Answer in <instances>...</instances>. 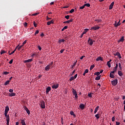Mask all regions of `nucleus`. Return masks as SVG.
Wrapping results in <instances>:
<instances>
[{
    "instance_id": "6e6d98bb",
    "label": "nucleus",
    "mask_w": 125,
    "mask_h": 125,
    "mask_svg": "<svg viewBox=\"0 0 125 125\" xmlns=\"http://www.w3.org/2000/svg\"><path fill=\"white\" fill-rule=\"evenodd\" d=\"M88 96L89 97H92V95H91V93L88 94Z\"/></svg>"
},
{
    "instance_id": "69168bd1",
    "label": "nucleus",
    "mask_w": 125,
    "mask_h": 125,
    "mask_svg": "<svg viewBox=\"0 0 125 125\" xmlns=\"http://www.w3.org/2000/svg\"><path fill=\"white\" fill-rule=\"evenodd\" d=\"M24 25V27H27V25H28V23L25 22Z\"/></svg>"
},
{
    "instance_id": "052dcab7",
    "label": "nucleus",
    "mask_w": 125,
    "mask_h": 125,
    "mask_svg": "<svg viewBox=\"0 0 125 125\" xmlns=\"http://www.w3.org/2000/svg\"><path fill=\"white\" fill-rule=\"evenodd\" d=\"M64 50H65V49H64L61 50L60 53H62V52H64Z\"/></svg>"
},
{
    "instance_id": "4468645a",
    "label": "nucleus",
    "mask_w": 125,
    "mask_h": 125,
    "mask_svg": "<svg viewBox=\"0 0 125 125\" xmlns=\"http://www.w3.org/2000/svg\"><path fill=\"white\" fill-rule=\"evenodd\" d=\"M8 111H9V107L6 106L5 108L4 113H8Z\"/></svg>"
},
{
    "instance_id": "6ab92c4d",
    "label": "nucleus",
    "mask_w": 125,
    "mask_h": 125,
    "mask_svg": "<svg viewBox=\"0 0 125 125\" xmlns=\"http://www.w3.org/2000/svg\"><path fill=\"white\" fill-rule=\"evenodd\" d=\"M121 22V20H120L117 23H114V26L117 27H118V26H120V25H121V23H120V22Z\"/></svg>"
},
{
    "instance_id": "13d9d810",
    "label": "nucleus",
    "mask_w": 125,
    "mask_h": 125,
    "mask_svg": "<svg viewBox=\"0 0 125 125\" xmlns=\"http://www.w3.org/2000/svg\"><path fill=\"white\" fill-rule=\"evenodd\" d=\"M27 42V40H25L22 43V45H24V44H26V43Z\"/></svg>"
},
{
    "instance_id": "ea45409f",
    "label": "nucleus",
    "mask_w": 125,
    "mask_h": 125,
    "mask_svg": "<svg viewBox=\"0 0 125 125\" xmlns=\"http://www.w3.org/2000/svg\"><path fill=\"white\" fill-rule=\"evenodd\" d=\"M33 25L35 28H37V26L38 24H37V23H36V21L33 22Z\"/></svg>"
},
{
    "instance_id": "ddd939ff",
    "label": "nucleus",
    "mask_w": 125,
    "mask_h": 125,
    "mask_svg": "<svg viewBox=\"0 0 125 125\" xmlns=\"http://www.w3.org/2000/svg\"><path fill=\"white\" fill-rule=\"evenodd\" d=\"M118 74L119 75V76H120V77H123V76H124V74H123V72H122V70H119L118 72Z\"/></svg>"
},
{
    "instance_id": "39448f33",
    "label": "nucleus",
    "mask_w": 125,
    "mask_h": 125,
    "mask_svg": "<svg viewBox=\"0 0 125 125\" xmlns=\"http://www.w3.org/2000/svg\"><path fill=\"white\" fill-rule=\"evenodd\" d=\"M58 87H59V84L57 83V84H54L52 86V88L53 89H57V88H58Z\"/></svg>"
},
{
    "instance_id": "72a5a7b5",
    "label": "nucleus",
    "mask_w": 125,
    "mask_h": 125,
    "mask_svg": "<svg viewBox=\"0 0 125 125\" xmlns=\"http://www.w3.org/2000/svg\"><path fill=\"white\" fill-rule=\"evenodd\" d=\"M65 19H67V20H68V19H70V16L69 15H67L64 17Z\"/></svg>"
},
{
    "instance_id": "bf43d9fd",
    "label": "nucleus",
    "mask_w": 125,
    "mask_h": 125,
    "mask_svg": "<svg viewBox=\"0 0 125 125\" xmlns=\"http://www.w3.org/2000/svg\"><path fill=\"white\" fill-rule=\"evenodd\" d=\"M95 21H97V22H101V20H95Z\"/></svg>"
},
{
    "instance_id": "e433bc0d",
    "label": "nucleus",
    "mask_w": 125,
    "mask_h": 125,
    "mask_svg": "<svg viewBox=\"0 0 125 125\" xmlns=\"http://www.w3.org/2000/svg\"><path fill=\"white\" fill-rule=\"evenodd\" d=\"M74 80H75V78L72 76V77H70L69 81H70V82H72V81H74Z\"/></svg>"
},
{
    "instance_id": "a18cd8bd",
    "label": "nucleus",
    "mask_w": 125,
    "mask_h": 125,
    "mask_svg": "<svg viewBox=\"0 0 125 125\" xmlns=\"http://www.w3.org/2000/svg\"><path fill=\"white\" fill-rule=\"evenodd\" d=\"M3 74H4V75H8V74H9V72H8L7 71H4L3 72Z\"/></svg>"
},
{
    "instance_id": "603ef678",
    "label": "nucleus",
    "mask_w": 125,
    "mask_h": 125,
    "mask_svg": "<svg viewBox=\"0 0 125 125\" xmlns=\"http://www.w3.org/2000/svg\"><path fill=\"white\" fill-rule=\"evenodd\" d=\"M115 72H117V71L113 70V71L110 72V74H115Z\"/></svg>"
},
{
    "instance_id": "09e8293b",
    "label": "nucleus",
    "mask_w": 125,
    "mask_h": 125,
    "mask_svg": "<svg viewBox=\"0 0 125 125\" xmlns=\"http://www.w3.org/2000/svg\"><path fill=\"white\" fill-rule=\"evenodd\" d=\"M84 7H85V6H84V5L83 6L80 7V9H83V8H84Z\"/></svg>"
},
{
    "instance_id": "412c9836",
    "label": "nucleus",
    "mask_w": 125,
    "mask_h": 125,
    "mask_svg": "<svg viewBox=\"0 0 125 125\" xmlns=\"http://www.w3.org/2000/svg\"><path fill=\"white\" fill-rule=\"evenodd\" d=\"M119 67V71H122L123 70V67H122V65L121 64V63H118Z\"/></svg>"
},
{
    "instance_id": "4d7b16f0",
    "label": "nucleus",
    "mask_w": 125,
    "mask_h": 125,
    "mask_svg": "<svg viewBox=\"0 0 125 125\" xmlns=\"http://www.w3.org/2000/svg\"><path fill=\"white\" fill-rule=\"evenodd\" d=\"M75 95V97L76 98V99H78V94H76Z\"/></svg>"
},
{
    "instance_id": "a878e982",
    "label": "nucleus",
    "mask_w": 125,
    "mask_h": 125,
    "mask_svg": "<svg viewBox=\"0 0 125 125\" xmlns=\"http://www.w3.org/2000/svg\"><path fill=\"white\" fill-rule=\"evenodd\" d=\"M72 92H73V95L77 94V91H76V90H75L74 88H72Z\"/></svg>"
},
{
    "instance_id": "7ed1b4c3",
    "label": "nucleus",
    "mask_w": 125,
    "mask_h": 125,
    "mask_svg": "<svg viewBox=\"0 0 125 125\" xmlns=\"http://www.w3.org/2000/svg\"><path fill=\"white\" fill-rule=\"evenodd\" d=\"M41 107L42 109H45V103H44V101H42L41 102Z\"/></svg>"
},
{
    "instance_id": "37998d69",
    "label": "nucleus",
    "mask_w": 125,
    "mask_h": 125,
    "mask_svg": "<svg viewBox=\"0 0 125 125\" xmlns=\"http://www.w3.org/2000/svg\"><path fill=\"white\" fill-rule=\"evenodd\" d=\"M74 11H75V9H72L69 11V13H73V12H74Z\"/></svg>"
},
{
    "instance_id": "a19ab883",
    "label": "nucleus",
    "mask_w": 125,
    "mask_h": 125,
    "mask_svg": "<svg viewBox=\"0 0 125 125\" xmlns=\"http://www.w3.org/2000/svg\"><path fill=\"white\" fill-rule=\"evenodd\" d=\"M94 75H96V76H99V75H100V73L99 72H97L96 73H95Z\"/></svg>"
},
{
    "instance_id": "0e129e2a",
    "label": "nucleus",
    "mask_w": 125,
    "mask_h": 125,
    "mask_svg": "<svg viewBox=\"0 0 125 125\" xmlns=\"http://www.w3.org/2000/svg\"><path fill=\"white\" fill-rule=\"evenodd\" d=\"M63 29H64V30H66V29H68V26H65L63 27Z\"/></svg>"
},
{
    "instance_id": "f3484780",
    "label": "nucleus",
    "mask_w": 125,
    "mask_h": 125,
    "mask_svg": "<svg viewBox=\"0 0 125 125\" xmlns=\"http://www.w3.org/2000/svg\"><path fill=\"white\" fill-rule=\"evenodd\" d=\"M15 95H16V93H9V96H10V97H12L13 96H15Z\"/></svg>"
},
{
    "instance_id": "774afa93",
    "label": "nucleus",
    "mask_w": 125,
    "mask_h": 125,
    "mask_svg": "<svg viewBox=\"0 0 125 125\" xmlns=\"http://www.w3.org/2000/svg\"><path fill=\"white\" fill-rule=\"evenodd\" d=\"M124 104H125L124 105V110H125V100L124 101Z\"/></svg>"
},
{
    "instance_id": "b1692460",
    "label": "nucleus",
    "mask_w": 125,
    "mask_h": 125,
    "mask_svg": "<svg viewBox=\"0 0 125 125\" xmlns=\"http://www.w3.org/2000/svg\"><path fill=\"white\" fill-rule=\"evenodd\" d=\"M98 109H99V106H97L95 109V111H94L95 114H96V113H97V111H98Z\"/></svg>"
},
{
    "instance_id": "c9c22d12",
    "label": "nucleus",
    "mask_w": 125,
    "mask_h": 125,
    "mask_svg": "<svg viewBox=\"0 0 125 125\" xmlns=\"http://www.w3.org/2000/svg\"><path fill=\"white\" fill-rule=\"evenodd\" d=\"M107 65L108 68H111V63L109 62H107Z\"/></svg>"
},
{
    "instance_id": "6e6552de",
    "label": "nucleus",
    "mask_w": 125,
    "mask_h": 125,
    "mask_svg": "<svg viewBox=\"0 0 125 125\" xmlns=\"http://www.w3.org/2000/svg\"><path fill=\"white\" fill-rule=\"evenodd\" d=\"M33 61V59H29L27 60H25L23 61L24 63H30V62H32Z\"/></svg>"
},
{
    "instance_id": "9d476101",
    "label": "nucleus",
    "mask_w": 125,
    "mask_h": 125,
    "mask_svg": "<svg viewBox=\"0 0 125 125\" xmlns=\"http://www.w3.org/2000/svg\"><path fill=\"white\" fill-rule=\"evenodd\" d=\"M115 4L114 2H112L111 4L109 5V9L111 10V9H113V6H114V4Z\"/></svg>"
},
{
    "instance_id": "a211bd4d",
    "label": "nucleus",
    "mask_w": 125,
    "mask_h": 125,
    "mask_svg": "<svg viewBox=\"0 0 125 125\" xmlns=\"http://www.w3.org/2000/svg\"><path fill=\"white\" fill-rule=\"evenodd\" d=\"M96 60L97 61H103V59L101 57H98Z\"/></svg>"
},
{
    "instance_id": "f704fd0d",
    "label": "nucleus",
    "mask_w": 125,
    "mask_h": 125,
    "mask_svg": "<svg viewBox=\"0 0 125 125\" xmlns=\"http://www.w3.org/2000/svg\"><path fill=\"white\" fill-rule=\"evenodd\" d=\"M94 67H95V66L94 65H91V66L90 67V71H91V70H92L93 69V68H94Z\"/></svg>"
},
{
    "instance_id": "864d4df0",
    "label": "nucleus",
    "mask_w": 125,
    "mask_h": 125,
    "mask_svg": "<svg viewBox=\"0 0 125 125\" xmlns=\"http://www.w3.org/2000/svg\"><path fill=\"white\" fill-rule=\"evenodd\" d=\"M38 49L40 50V51H41V50H42V47H41V46L39 45Z\"/></svg>"
},
{
    "instance_id": "3c124183",
    "label": "nucleus",
    "mask_w": 125,
    "mask_h": 125,
    "mask_svg": "<svg viewBox=\"0 0 125 125\" xmlns=\"http://www.w3.org/2000/svg\"><path fill=\"white\" fill-rule=\"evenodd\" d=\"M84 73H86V74H87V73H88V69H86L84 71Z\"/></svg>"
},
{
    "instance_id": "7c9ffc66",
    "label": "nucleus",
    "mask_w": 125,
    "mask_h": 125,
    "mask_svg": "<svg viewBox=\"0 0 125 125\" xmlns=\"http://www.w3.org/2000/svg\"><path fill=\"white\" fill-rule=\"evenodd\" d=\"M84 6H87V7H90V4L89 3H85L84 4Z\"/></svg>"
},
{
    "instance_id": "58836bf2",
    "label": "nucleus",
    "mask_w": 125,
    "mask_h": 125,
    "mask_svg": "<svg viewBox=\"0 0 125 125\" xmlns=\"http://www.w3.org/2000/svg\"><path fill=\"white\" fill-rule=\"evenodd\" d=\"M87 31H88V29L85 28L84 29V32L83 33H85V34H86Z\"/></svg>"
},
{
    "instance_id": "473e14b6",
    "label": "nucleus",
    "mask_w": 125,
    "mask_h": 125,
    "mask_svg": "<svg viewBox=\"0 0 125 125\" xmlns=\"http://www.w3.org/2000/svg\"><path fill=\"white\" fill-rule=\"evenodd\" d=\"M70 114V115H71V116H74V117H76V115H75V114H74V112L73 111H71Z\"/></svg>"
},
{
    "instance_id": "1a4fd4ad",
    "label": "nucleus",
    "mask_w": 125,
    "mask_h": 125,
    "mask_svg": "<svg viewBox=\"0 0 125 125\" xmlns=\"http://www.w3.org/2000/svg\"><path fill=\"white\" fill-rule=\"evenodd\" d=\"M124 41H125V37L122 36L121 38L118 41V42H124Z\"/></svg>"
},
{
    "instance_id": "5fc2aeb1",
    "label": "nucleus",
    "mask_w": 125,
    "mask_h": 125,
    "mask_svg": "<svg viewBox=\"0 0 125 125\" xmlns=\"http://www.w3.org/2000/svg\"><path fill=\"white\" fill-rule=\"evenodd\" d=\"M9 92H10V93H11L13 92V89H10L9 90Z\"/></svg>"
},
{
    "instance_id": "2eb2a0df",
    "label": "nucleus",
    "mask_w": 125,
    "mask_h": 125,
    "mask_svg": "<svg viewBox=\"0 0 125 125\" xmlns=\"http://www.w3.org/2000/svg\"><path fill=\"white\" fill-rule=\"evenodd\" d=\"M79 108H80V109H82V110H83V109H84V104H81L79 106Z\"/></svg>"
},
{
    "instance_id": "9b49d317",
    "label": "nucleus",
    "mask_w": 125,
    "mask_h": 125,
    "mask_svg": "<svg viewBox=\"0 0 125 125\" xmlns=\"http://www.w3.org/2000/svg\"><path fill=\"white\" fill-rule=\"evenodd\" d=\"M24 109L25 110L28 115H30V110L28 109V108H27L26 106H24Z\"/></svg>"
},
{
    "instance_id": "79ce46f5",
    "label": "nucleus",
    "mask_w": 125,
    "mask_h": 125,
    "mask_svg": "<svg viewBox=\"0 0 125 125\" xmlns=\"http://www.w3.org/2000/svg\"><path fill=\"white\" fill-rule=\"evenodd\" d=\"M39 32H40V30H37L36 31L35 33V36H36L37 34H39Z\"/></svg>"
},
{
    "instance_id": "c756f323",
    "label": "nucleus",
    "mask_w": 125,
    "mask_h": 125,
    "mask_svg": "<svg viewBox=\"0 0 125 125\" xmlns=\"http://www.w3.org/2000/svg\"><path fill=\"white\" fill-rule=\"evenodd\" d=\"M95 117L97 118V120H98V119H99V118H100V116L99 114H97L96 115H95Z\"/></svg>"
},
{
    "instance_id": "f257e3e1",
    "label": "nucleus",
    "mask_w": 125,
    "mask_h": 125,
    "mask_svg": "<svg viewBox=\"0 0 125 125\" xmlns=\"http://www.w3.org/2000/svg\"><path fill=\"white\" fill-rule=\"evenodd\" d=\"M7 113L6 112H4L5 117L6 118V122L7 125H9V115H7Z\"/></svg>"
},
{
    "instance_id": "cd10ccee",
    "label": "nucleus",
    "mask_w": 125,
    "mask_h": 125,
    "mask_svg": "<svg viewBox=\"0 0 125 125\" xmlns=\"http://www.w3.org/2000/svg\"><path fill=\"white\" fill-rule=\"evenodd\" d=\"M110 78H111L112 79H114L115 78V75L112 73H110L109 74Z\"/></svg>"
},
{
    "instance_id": "680f3d73",
    "label": "nucleus",
    "mask_w": 125,
    "mask_h": 125,
    "mask_svg": "<svg viewBox=\"0 0 125 125\" xmlns=\"http://www.w3.org/2000/svg\"><path fill=\"white\" fill-rule=\"evenodd\" d=\"M13 60H11L9 62V64H11V63H13Z\"/></svg>"
},
{
    "instance_id": "aec40b11",
    "label": "nucleus",
    "mask_w": 125,
    "mask_h": 125,
    "mask_svg": "<svg viewBox=\"0 0 125 125\" xmlns=\"http://www.w3.org/2000/svg\"><path fill=\"white\" fill-rule=\"evenodd\" d=\"M51 24H53V20L47 22V25H48V26H49Z\"/></svg>"
},
{
    "instance_id": "de8ad7c7",
    "label": "nucleus",
    "mask_w": 125,
    "mask_h": 125,
    "mask_svg": "<svg viewBox=\"0 0 125 125\" xmlns=\"http://www.w3.org/2000/svg\"><path fill=\"white\" fill-rule=\"evenodd\" d=\"M76 72V69H74L73 71L72 72V74H71V76H73L74 74H75V72Z\"/></svg>"
},
{
    "instance_id": "20e7f679",
    "label": "nucleus",
    "mask_w": 125,
    "mask_h": 125,
    "mask_svg": "<svg viewBox=\"0 0 125 125\" xmlns=\"http://www.w3.org/2000/svg\"><path fill=\"white\" fill-rule=\"evenodd\" d=\"M88 42L90 45H92L93 44V42H94V40L89 38V39L88 40Z\"/></svg>"
},
{
    "instance_id": "2f4dec72",
    "label": "nucleus",
    "mask_w": 125,
    "mask_h": 125,
    "mask_svg": "<svg viewBox=\"0 0 125 125\" xmlns=\"http://www.w3.org/2000/svg\"><path fill=\"white\" fill-rule=\"evenodd\" d=\"M21 125H26V123H25V120H21Z\"/></svg>"
},
{
    "instance_id": "4be33fe9",
    "label": "nucleus",
    "mask_w": 125,
    "mask_h": 125,
    "mask_svg": "<svg viewBox=\"0 0 125 125\" xmlns=\"http://www.w3.org/2000/svg\"><path fill=\"white\" fill-rule=\"evenodd\" d=\"M77 62H78V61H76L75 62H74L73 63V65H71V69H74V67H75V66H76V64H77Z\"/></svg>"
},
{
    "instance_id": "bb28decb",
    "label": "nucleus",
    "mask_w": 125,
    "mask_h": 125,
    "mask_svg": "<svg viewBox=\"0 0 125 125\" xmlns=\"http://www.w3.org/2000/svg\"><path fill=\"white\" fill-rule=\"evenodd\" d=\"M9 83H10V80H7L4 83V85H7V84H9Z\"/></svg>"
},
{
    "instance_id": "c03bdc74",
    "label": "nucleus",
    "mask_w": 125,
    "mask_h": 125,
    "mask_svg": "<svg viewBox=\"0 0 125 125\" xmlns=\"http://www.w3.org/2000/svg\"><path fill=\"white\" fill-rule=\"evenodd\" d=\"M23 46V45H21V46L20 47H18V50H20V49H21L22 48V47Z\"/></svg>"
},
{
    "instance_id": "f03ea898",
    "label": "nucleus",
    "mask_w": 125,
    "mask_h": 125,
    "mask_svg": "<svg viewBox=\"0 0 125 125\" xmlns=\"http://www.w3.org/2000/svg\"><path fill=\"white\" fill-rule=\"evenodd\" d=\"M111 84L114 86H115V85H117V84H118V79H115L111 81Z\"/></svg>"
},
{
    "instance_id": "c85d7f7f",
    "label": "nucleus",
    "mask_w": 125,
    "mask_h": 125,
    "mask_svg": "<svg viewBox=\"0 0 125 125\" xmlns=\"http://www.w3.org/2000/svg\"><path fill=\"white\" fill-rule=\"evenodd\" d=\"M101 78V75H100V76L96 77L95 80H96V81H99V80H100Z\"/></svg>"
},
{
    "instance_id": "4c0bfd02",
    "label": "nucleus",
    "mask_w": 125,
    "mask_h": 125,
    "mask_svg": "<svg viewBox=\"0 0 125 125\" xmlns=\"http://www.w3.org/2000/svg\"><path fill=\"white\" fill-rule=\"evenodd\" d=\"M3 53H6V52L4 50H1V52H0V54L2 55V54H3Z\"/></svg>"
},
{
    "instance_id": "5701e85b",
    "label": "nucleus",
    "mask_w": 125,
    "mask_h": 125,
    "mask_svg": "<svg viewBox=\"0 0 125 125\" xmlns=\"http://www.w3.org/2000/svg\"><path fill=\"white\" fill-rule=\"evenodd\" d=\"M65 42V40L64 39H60L58 41V42L59 43H61V42Z\"/></svg>"
},
{
    "instance_id": "338daca9",
    "label": "nucleus",
    "mask_w": 125,
    "mask_h": 125,
    "mask_svg": "<svg viewBox=\"0 0 125 125\" xmlns=\"http://www.w3.org/2000/svg\"><path fill=\"white\" fill-rule=\"evenodd\" d=\"M74 20L73 19H71L70 20H68V21H69V23L70 22H73V21Z\"/></svg>"
},
{
    "instance_id": "393cba45",
    "label": "nucleus",
    "mask_w": 125,
    "mask_h": 125,
    "mask_svg": "<svg viewBox=\"0 0 125 125\" xmlns=\"http://www.w3.org/2000/svg\"><path fill=\"white\" fill-rule=\"evenodd\" d=\"M118 66H119V65L118 64V63H117L116 64V66L113 68V70H114L115 71H117V70H118Z\"/></svg>"
},
{
    "instance_id": "8fccbe9b",
    "label": "nucleus",
    "mask_w": 125,
    "mask_h": 125,
    "mask_svg": "<svg viewBox=\"0 0 125 125\" xmlns=\"http://www.w3.org/2000/svg\"><path fill=\"white\" fill-rule=\"evenodd\" d=\"M48 65H50V66H51V68H52V65H53V62H51V63L50 64H48Z\"/></svg>"
},
{
    "instance_id": "f8f14e48",
    "label": "nucleus",
    "mask_w": 125,
    "mask_h": 125,
    "mask_svg": "<svg viewBox=\"0 0 125 125\" xmlns=\"http://www.w3.org/2000/svg\"><path fill=\"white\" fill-rule=\"evenodd\" d=\"M50 68H51V66H50V65H47L45 67V70H46V71H48V70H49L50 69Z\"/></svg>"
},
{
    "instance_id": "49530a36",
    "label": "nucleus",
    "mask_w": 125,
    "mask_h": 125,
    "mask_svg": "<svg viewBox=\"0 0 125 125\" xmlns=\"http://www.w3.org/2000/svg\"><path fill=\"white\" fill-rule=\"evenodd\" d=\"M66 23H67V24H70L69 21H66L63 22V24H66Z\"/></svg>"
},
{
    "instance_id": "dca6fc26",
    "label": "nucleus",
    "mask_w": 125,
    "mask_h": 125,
    "mask_svg": "<svg viewBox=\"0 0 125 125\" xmlns=\"http://www.w3.org/2000/svg\"><path fill=\"white\" fill-rule=\"evenodd\" d=\"M115 56H118L120 59L122 58V56H121V54H120L119 52H117L115 54H114Z\"/></svg>"
},
{
    "instance_id": "423d86ee",
    "label": "nucleus",
    "mask_w": 125,
    "mask_h": 125,
    "mask_svg": "<svg viewBox=\"0 0 125 125\" xmlns=\"http://www.w3.org/2000/svg\"><path fill=\"white\" fill-rule=\"evenodd\" d=\"M99 29H100V27L99 26H93L91 28V30H94V31L99 30Z\"/></svg>"
},
{
    "instance_id": "e2e57ef3",
    "label": "nucleus",
    "mask_w": 125,
    "mask_h": 125,
    "mask_svg": "<svg viewBox=\"0 0 125 125\" xmlns=\"http://www.w3.org/2000/svg\"><path fill=\"white\" fill-rule=\"evenodd\" d=\"M112 122H115V117H113L112 118Z\"/></svg>"
},
{
    "instance_id": "0eeeda50",
    "label": "nucleus",
    "mask_w": 125,
    "mask_h": 125,
    "mask_svg": "<svg viewBox=\"0 0 125 125\" xmlns=\"http://www.w3.org/2000/svg\"><path fill=\"white\" fill-rule=\"evenodd\" d=\"M51 90V87H50V86H48L46 89V94H48V92H49V91H50Z\"/></svg>"
}]
</instances>
